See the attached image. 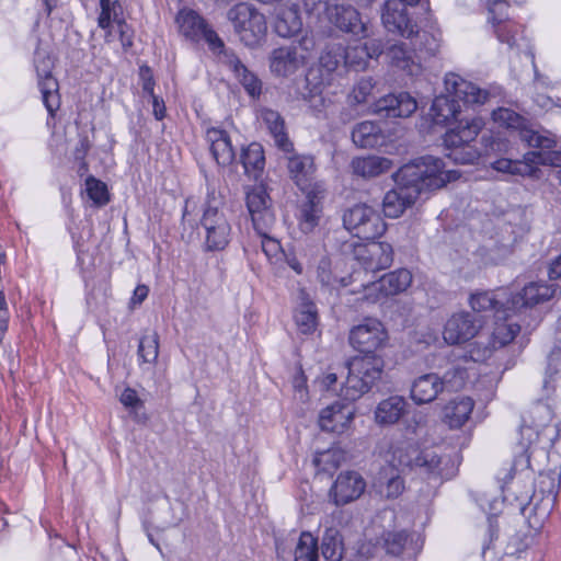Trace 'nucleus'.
Here are the masks:
<instances>
[{
    "mask_svg": "<svg viewBox=\"0 0 561 561\" xmlns=\"http://www.w3.org/2000/svg\"><path fill=\"white\" fill-rule=\"evenodd\" d=\"M228 20L232 23L234 33L245 46L257 45L265 36L267 25L264 14L247 2H239L229 9Z\"/></svg>",
    "mask_w": 561,
    "mask_h": 561,
    "instance_id": "obj_9",
    "label": "nucleus"
},
{
    "mask_svg": "<svg viewBox=\"0 0 561 561\" xmlns=\"http://www.w3.org/2000/svg\"><path fill=\"white\" fill-rule=\"evenodd\" d=\"M308 44L304 38L298 45L291 44L275 48L270 55V69L277 77H289L296 73L307 62Z\"/></svg>",
    "mask_w": 561,
    "mask_h": 561,
    "instance_id": "obj_14",
    "label": "nucleus"
},
{
    "mask_svg": "<svg viewBox=\"0 0 561 561\" xmlns=\"http://www.w3.org/2000/svg\"><path fill=\"white\" fill-rule=\"evenodd\" d=\"M382 53L383 46L378 39L345 46V68L365 70L370 59H377Z\"/></svg>",
    "mask_w": 561,
    "mask_h": 561,
    "instance_id": "obj_23",
    "label": "nucleus"
},
{
    "mask_svg": "<svg viewBox=\"0 0 561 561\" xmlns=\"http://www.w3.org/2000/svg\"><path fill=\"white\" fill-rule=\"evenodd\" d=\"M285 255V261L287 263V265L296 272V274L300 275L302 274L304 272V267L301 265V263L299 262V260L297 259L296 254L293 253V252H287V253H284Z\"/></svg>",
    "mask_w": 561,
    "mask_h": 561,
    "instance_id": "obj_58",
    "label": "nucleus"
},
{
    "mask_svg": "<svg viewBox=\"0 0 561 561\" xmlns=\"http://www.w3.org/2000/svg\"><path fill=\"white\" fill-rule=\"evenodd\" d=\"M391 161L387 158L368 156L353 159L352 169L356 175L375 178L387 172L391 168Z\"/></svg>",
    "mask_w": 561,
    "mask_h": 561,
    "instance_id": "obj_39",
    "label": "nucleus"
},
{
    "mask_svg": "<svg viewBox=\"0 0 561 561\" xmlns=\"http://www.w3.org/2000/svg\"><path fill=\"white\" fill-rule=\"evenodd\" d=\"M407 400L401 396H391L378 403L375 410V421L381 426L393 425L405 414Z\"/></svg>",
    "mask_w": 561,
    "mask_h": 561,
    "instance_id": "obj_31",
    "label": "nucleus"
},
{
    "mask_svg": "<svg viewBox=\"0 0 561 561\" xmlns=\"http://www.w3.org/2000/svg\"><path fill=\"white\" fill-rule=\"evenodd\" d=\"M309 102L311 103V106L318 107L323 105V98L321 95H311Z\"/></svg>",
    "mask_w": 561,
    "mask_h": 561,
    "instance_id": "obj_64",
    "label": "nucleus"
},
{
    "mask_svg": "<svg viewBox=\"0 0 561 561\" xmlns=\"http://www.w3.org/2000/svg\"><path fill=\"white\" fill-rule=\"evenodd\" d=\"M117 24V32L119 34V41L122 46L127 49L133 45V36L129 32L128 25L122 19L115 22Z\"/></svg>",
    "mask_w": 561,
    "mask_h": 561,
    "instance_id": "obj_55",
    "label": "nucleus"
},
{
    "mask_svg": "<svg viewBox=\"0 0 561 561\" xmlns=\"http://www.w3.org/2000/svg\"><path fill=\"white\" fill-rule=\"evenodd\" d=\"M149 289L146 285H139L134 290L133 301L141 304L148 296Z\"/></svg>",
    "mask_w": 561,
    "mask_h": 561,
    "instance_id": "obj_62",
    "label": "nucleus"
},
{
    "mask_svg": "<svg viewBox=\"0 0 561 561\" xmlns=\"http://www.w3.org/2000/svg\"><path fill=\"white\" fill-rule=\"evenodd\" d=\"M362 271H354L347 277H337L332 271L330 257L322 256L317 266V278L322 286L331 289L347 287L360 279Z\"/></svg>",
    "mask_w": 561,
    "mask_h": 561,
    "instance_id": "obj_33",
    "label": "nucleus"
},
{
    "mask_svg": "<svg viewBox=\"0 0 561 561\" xmlns=\"http://www.w3.org/2000/svg\"><path fill=\"white\" fill-rule=\"evenodd\" d=\"M294 319L302 334H312L318 327L317 306L304 290L300 293V302L295 310Z\"/></svg>",
    "mask_w": 561,
    "mask_h": 561,
    "instance_id": "obj_32",
    "label": "nucleus"
},
{
    "mask_svg": "<svg viewBox=\"0 0 561 561\" xmlns=\"http://www.w3.org/2000/svg\"><path fill=\"white\" fill-rule=\"evenodd\" d=\"M137 354L142 363H156L159 355V336L156 332L141 336Z\"/></svg>",
    "mask_w": 561,
    "mask_h": 561,
    "instance_id": "obj_44",
    "label": "nucleus"
},
{
    "mask_svg": "<svg viewBox=\"0 0 561 561\" xmlns=\"http://www.w3.org/2000/svg\"><path fill=\"white\" fill-rule=\"evenodd\" d=\"M320 66L328 72L345 67V46L342 43H332L325 46L320 56Z\"/></svg>",
    "mask_w": 561,
    "mask_h": 561,
    "instance_id": "obj_43",
    "label": "nucleus"
},
{
    "mask_svg": "<svg viewBox=\"0 0 561 561\" xmlns=\"http://www.w3.org/2000/svg\"><path fill=\"white\" fill-rule=\"evenodd\" d=\"M180 34L186 39L198 43L205 41L213 51L222 53L225 44L207 21L194 10H181L176 15Z\"/></svg>",
    "mask_w": 561,
    "mask_h": 561,
    "instance_id": "obj_11",
    "label": "nucleus"
},
{
    "mask_svg": "<svg viewBox=\"0 0 561 561\" xmlns=\"http://www.w3.org/2000/svg\"><path fill=\"white\" fill-rule=\"evenodd\" d=\"M85 188L88 196L98 205H105L108 203V192L106 185L95 179L94 176H89L85 180Z\"/></svg>",
    "mask_w": 561,
    "mask_h": 561,
    "instance_id": "obj_48",
    "label": "nucleus"
},
{
    "mask_svg": "<svg viewBox=\"0 0 561 561\" xmlns=\"http://www.w3.org/2000/svg\"><path fill=\"white\" fill-rule=\"evenodd\" d=\"M392 463L428 480H447L454 476V469L447 468L449 458H443L433 448L420 449L410 440H402L393 446Z\"/></svg>",
    "mask_w": 561,
    "mask_h": 561,
    "instance_id": "obj_4",
    "label": "nucleus"
},
{
    "mask_svg": "<svg viewBox=\"0 0 561 561\" xmlns=\"http://www.w3.org/2000/svg\"><path fill=\"white\" fill-rule=\"evenodd\" d=\"M417 108V103L407 92L391 93L375 103V112L387 118L409 117Z\"/></svg>",
    "mask_w": 561,
    "mask_h": 561,
    "instance_id": "obj_22",
    "label": "nucleus"
},
{
    "mask_svg": "<svg viewBox=\"0 0 561 561\" xmlns=\"http://www.w3.org/2000/svg\"><path fill=\"white\" fill-rule=\"evenodd\" d=\"M222 54V62L234 73L247 93L253 99L259 98L262 93V81L259 77L250 71L232 51L225 49Z\"/></svg>",
    "mask_w": 561,
    "mask_h": 561,
    "instance_id": "obj_28",
    "label": "nucleus"
},
{
    "mask_svg": "<svg viewBox=\"0 0 561 561\" xmlns=\"http://www.w3.org/2000/svg\"><path fill=\"white\" fill-rule=\"evenodd\" d=\"M140 79H141V87L142 91L147 93L150 96L156 95L154 94V80L152 77L151 69L147 66L140 67Z\"/></svg>",
    "mask_w": 561,
    "mask_h": 561,
    "instance_id": "obj_54",
    "label": "nucleus"
},
{
    "mask_svg": "<svg viewBox=\"0 0 561 561\" xmlns=\"http://www.w3.org/2000/svg\"><path fill=\"white\" fill-rule=\"evenodd\" d=\"M466 370L454 367L447 370L443 377L435 373L424 374L417 377L411 387V399L416 404H425L434 401L444 391H457L465 386Z\"/></svg>",
    "mask_w": 561,
    "mask_h": 561,
    "instance_id": "obj_8",
    "label": "nucleus"
},
{
    "mask_svg": "<svg viewBox=\"0 0 561 561\" xmlns=\"http://www.w3.org/2000/svg\"><path fill=\"white\" fill-rule=\"evenodd\" d=\"M388 339L383 324L374 318H367L350 330V345L363 355L353 356L345 363L347 376L340 392L344 400L359 399L381 379L385 363L377 352L386 346Z\"/></svg>",
    "mask_w": 561,
    "mask_h": 561,
    "instance_id": "obj_1",
    "label": "nucleus"
},
{
    "mask_svg": "<svg viewBox=\"0 0 561 561\" xmlns=\"http://www.w3.org/2000/svg\"><path fill=\"white\" fill-rule=\"evenodd\" d=\"M474 402L469 397H457L444 409L445 422L450 428L461 427L470 417Z\"/></svg>",
    "mask_w": 561,
    "mask_h": 561,
    "instance_id": "obj_35",
    "label": "nucleus"
},
{
    "mask_svg": "<svg viewBox=\"0 0 561 561\" xmlns=\"http://www.w3.org/2000/svg\"><path fill=\"white\" fill-rule=\"evenodd\" d=\"M222 202L214 187H207L201 226L205 230L204 250L206 252L222 251L230 242L231 226L220 210Z\"/></svg>",
    "mask_w": 561,
    "mask_h": 561,
    "instance_id": "obj_7",
    "label": "nucleus"
},
{
    "mask_svg": "<svg viewBox=\"0 0 561 561\" xmlns=\"http://www.w3.org/2000/svg\"><path fill=\"white\" fill-rule=\"evenodd\" d=\"M321 554L327 561H342L345 553L344 538L335 526L325 527L321 536Z\"/></svg>",
    "mask_w": 561,
    "mask_h": 561,
    "instance_id": "obj_36",
    "label": "nucleus"
},
{
    "mask_svg": "<svg viewBox=\"0 0 561 561\" xmlns=\"http://www.w3.org/2000/svg\"><path fill=\"white\" fill-rule=\"evenodd\" d=\"M91 148L90 140L87 135H80L78 144L73 150V158L80 162L79 172L88 170L85 157Z\"/></svg>",
    "mask_w": 561,
    "mask_h": 561,
    "instance_id": "obj_51",
    "label": "nucleus"
},
{
    "mask_svg": "<svg viewBox=\"0 0 561 561\" xmlns=\"http://www.w3.org/2000/svg\"><path fill=\"white\" fill-rule=\"evenodd\" d=\"M302 21L297 7H282L277 10L274 31L280 37H291L301 31Z\"/></svg>",
    "mask_w": 561,
    "mask_h": 561,
    "instance_id": "obj_34",
    "label": "nucleus"
},
{
    "mask_svg": "<svg viewBox=\"0 0 561 561\" xmlns=\"http://www.w3.org/2000/svg\"><path fill=\"white\" fill-rule=\"evenodd\" d=\"M364 264V274L389 267L393 261L392 247L386 242H373L358 253Z\"/></svg>",
    "mask_w": 561,
    "mask_h": 561,
    "instance_id": "obj_27",
    "label": "nucleus"
},
{
    "mask_svg": "<svg viewBox=\"0 0 561 561\" xmlns=\"http://www.w3.org/2000/svg\"><path fill=\"white\" fill-rule=\"evenodd\" d=\"M101 12L98 18V25L102 30H108L111 26V22L118 21L117 9H121V5L117 1L112 0H99Z\"/></svg>",
    "mask_w": 561,
    "mask_h": 561,
    "instance_id": "obj_47",
    "label": "nucleus"
},
{
    "mask_svg": "<svg viewBox=\"0 0 561 561\" xmlns=\"http://www.w3.org/2000/svg\"><path fill=\"white\" fill-rule=\"evenodd\" d=\"M548 370L561 377V350L554 348L548 357Z\"/></svg>",
    "mask_w": 561,
    "mask_h": 561,
    "instance_id": "obj_56",
    "label": "nucleus"
},
{
    "mask_svg": "<svg viewBox=\"0 0 561 561\" xmlns=\"http://www.w3.org/2000/svg\"><path fill=\"white\" fill-rule=\"evenodd\" d=\"M294 561H319L318 538L302 531L294 550Z\"/></svg>",
    "mask_w": 561,
    "mask_h": 561,
    "instance_id": "obj_42",
    "label": "nucleus"
},
{
    "mask_svg": "<svg viewBox=\"0 0 561 561\" xmlns=\"http://www.w3.org/2000/svg\"><path fill=\"white\" fill-rule=\"evenodd\" d=\"M245 204L251 215L254 229L260 236L266 232L275 222L271 208V198L263 186H253L245 192Z\"/></svg>",
    "mask_w": 561,
    "mask_h": 561,
    "instance_id": "obj_16",
    "label": "nucleus"
},
{
    "mask_svg": "<svg viewBox=\"0 0 561 561\" xmlns=\"http://www.w3.org/2000/svg\"><path fill=\"white\" fill-rule=\"evenodd\" d=\"M455 171H446L440 158L423 156L402 165L394 175L397 187L387 192L382 210L387 217L398 218L427 190H437L455 179Z\"/></svg>",
    "mask_w": 561,
    "mask_h": 561,
    "instance_id": "obj_2",
    "label": "nucleus"
},
{
    "mask_svg": "<svg viewBox=\"0 0 561 561\" xmlns=\"http://www.w3.org/2000/svg\"><path fill=\"white\" fill-rule=\"evenodd\" d=\"M353 417L354 409L350 403L334 402L320 412L319 426L325 432L342 433Z\"/></svg>",
    "mask_w": 561,
    "mask_h": 561,
    "instance_id": "obj_24",
    "label": "nucleus"
},
{
    "mask_svg": "<svg viewBox=\"0 0 561 561\" xmlns=\"http://www.w3.org/2000/svg\"><path fill=\"white\" fill-rule=\"evenodd\" d=\"M322 215V205L318 196L308 193L306 201L301 203L298 214V224L302 232H311L320 221Z\"/></svg>",
    "mask_w": 561,
    "mask_h": 561,
    "instance_id": "obj_37",
    "label": "nucleus"
},
{
    "mask_svg": "<svg viewBox=\"0 0 561 561\" xmlns=\"http://www.w3.org/2000/svg\"><path fill=\"white\" fill-rule=\"evenodd\" d=\"M447 94L433 100L430 115L436 125H447L461 112L460 102L465 104H484L490 96L486 90L462 79L456 73H448L444 80Z\"/></svg>",
    "mask_w": 561,
    "mask_h": 561,
    "instance_id": "obj_3",
    "label": "nucleus"
},
{
    "mask_svg": "<svg viewBox=\"0 0 561 561\" xmlns=\"http://www.w3.org/2000/svg\"><path fill=\"white\" fill-rule=\"evenodd\" d=\"M260 118L274 140V145L284 153H290L294 144L288 137L284 117L275 110L263 107Z\"/></svg>",
    "mask_w": 561,
    "mask_h": 561,
    "instance_id": "obj_25",
    "label": "nucleus"
},
{
    "mask_svg": "<svg viewBox=\"0 0 561 561\" xmlns=\"http://www.w3.org/2000/svg\"><path fill=\"white\" fill-rule=\"evenodd\" d=\"M375 88V81L371 77H363L360 78L356 84L354 85L351 94L348 95V101L351 104H363L368 101L373 90Z\"/></svg>",
    "mask_w": 561,
    "mask_h": 561,
    "instance_id": "obj_46",
    "label": "nucleus"
},
{
    "mask_svg": "<svg viewBox=\"0 0 561 561\" xmlns=\"http://www.w3.org/2000/svg\"><path fill=\"white\" fill-rule=\"evenodd\" d=\"M287 160V170L290 179L295 184L305 190L314 173L316 167L313 157L310 154H300L295 152V149L290 153H285Z\"/></svg>",
    "mask_w": 561,
    "mask_h": 561,
    "instance_id": "obj_29",
    "label": "nucleus"
},
{
    "mask_svg": "<svg viewBox=\"0 0 561 561\" xmlns=\"http://www.w3.org/2000/svg\"><path fill=\"white\" fill-rule=\"evenodd\" d=\"M412 282L411 273L405 268H399L381 276L378 280L362 282L359 288H354L351 294L365 293L362 299L377 301L379 296H392L404 291Z\"/></svg>",
    "mask_w": 561,
    "mask_h": 561,
    "instance_id": "obj_13",
    "label": "nucleus"
},
{
    "mask_svg": "<svg viewBox=\"0 0 561 561\" xmlns=\"http://www.w3.org/2000/svg\"><path fill=\"white\" fill-rule=\"evenodd\" d=\"M206 140L218 165H230L236 159V151L229 134L221 128L210 127L206 131Z\"/></svg>",
    "mask_w": 561,
    "mask_h": 561,
    "instance_id": "obj_26",
    "label": "nucleus"
},
{
    "mask_svg": "<svg viewBox=\"0 0 561 561\" xmlns=\"http://www.w3.org/2000/svg\"><path fill=\"white\" fill-rule=\"evenodd\" d=\"M344 227L362 240H375L386 231V224L379 213L366 204H357L343 215Z\"/></svg>",
    "mask_w": 561,
    "mask_h": 561,
    "instance_id": "obj_10",
    "label": "nucleus"
},
{
    "mask_svg": "<svg viewBox=\"0 0 561 561\" xmlns=\"http://www.w3.org/2000/svg\"><path fill=\"white\" fill-rule=\"evenodd\" d=\"M381 21L388 32L398 34L408 41L419 43V49L428 54H436L440 47L438 33L421 31L410 19L405 4L399 0H387L383 4Z\"/></svg>",
    "mask_w": 561,
    "mask_h": 561,
    "instance_id": "obj_5",
    "label": "nucleus"
},
{
    "mask_svg": "<svg viewBox=\"0 0 561 561\" xmlns=\"http://www.w3.org/2000/svg\"><path fill=\"white\" fill-rule=\"evenodd\" d=\"M262 237L264 238L262 242V249L266 253V255H270L271 253L278 251L279 243L276 240L267 238V234Z\"/></svg>",
    "mask_w": 561,
    "mask_h": 561,
    "instance_id": "obj_60",
    "label": "nucleus"
},
{
    "mask_svg": "<svg viewBox=\"0 0 561 561\" xmlns=\"http://www.w3.org/2000/svg\"><path fill=\"white\" fill-rule=\"evenodd\" d=\"M337 382V376L334 373H330L324 376L322 383L327 388V390H335V385Z\"/></svg>",
    "mask_w": 561,
    "mask_h": 561,
    "instance_id": "obj_63",
    "label": "nucleus"
},
{
    "mask_svg": "<svg viewBox=\"0 0 561 561\" xmlns=\"http://www.w3.org/2000/svg\"><path fill=\"white\" fill-rule=\"evenodd\" d=\"M484 127L481 117L460 119L444 135V145L449 150L447 157L458 164H473L482 154L471 145Z\"/></svg>",
    "mask_w": 561,
    "mask_h": 561,
    "instance_id": "obj_6",
    "label": "nucleus"
},
{
    "mask_svg": "<svg viewBox=\"0 0 561 561\" xmlns=\"http://www.w3.org/2000/svg\"><path fill=\"white\" fill-rule=\"evenodd\" d=\"M329 21L339 30L358 36H367L366 24L358 11L351 4H330L327 7Z\"/></svg>",
    "mask_w": 561,
    "mask_h": 561,
    "instance_id": "obj_20",
    "label": "nucleus"
},
{
    "mask_svg": "<svg viewBox=\"0 0 561 561\" xmlns=\"http://www.w3.org/2000/svg\"><path fill=\"white\" fill-rule=\"evenodd\" d=\"M240 162L243 165L244 173L256 180L265 165L263 147L257 142L250 144L242 149Z\"/></svg>",
    "mask_w": 561,
    "mask_h": 561,
    "instance_id": "obj_40",
    "label": "nucleus"
},
{
    "mask_svg": "<svg viewBox=\"0 0 561 561\" xmlns=\"http://www.w3.org/2000/svg\"><path fill=\"white\" fill-rule=\"evenodd\" d=\"M386 57L390 65L410 77H417L422 73V61L435 54H428L419 49V43L414 39L409 42H397L386 49Z\"/></svg>",
    "mask_w": 561,
    "mask_h": 561,
    "instance_id": "obj_15",
    "label": "nucleus"
},
{
    "mask_svg": "<svg viewBox=\"0 0 561 561\" xmlns=\"http://www.w3.org/2000/svg\"><path fill=\"white\" fill-rule=\"evenodd\" d=\"M34 66L43 103L49 115L54 116L60 106L59 84L51 73L54 61L46 51L37 49L34 56Z\"/></svg>",
    "mask_w": 561,
    "mask_h": 561,
    "instance_id": "obj_12",
    "label": "nucleus"
},
{
    "mask_svg": "<svg viewBox=\"0 0 561 561\" xmlns=\"http://www.w3.org/2000/svg\"><path fill=\"white\" fill-rule=\"evenodd\" d=\"M557 294L556 285H548L542 282H531L526 285L520 293L513 295L507 299L510 305L507 309L515 314H523L534 306L545 302Z\"/></svg>",
    "mask_w": 561,
    "mask_h": 561,
    "instance_id": "obj_17",
    "label": "nucleus"
},
{
    "mask_svg": "<svg viewBox=\"0 0 561 561\" xmlns=\"http://www.w3.org/2000/svg\"><path fill=\"white\" fill-rule=\"evenodd\" d=\"M382 547L388 554L401 557L403 561H415L422 543L405 530H393L382 535Z\"/></svg>",
    "mask_w": 561,
    "mask_h": 561,
    "instance_id": "obj_18",
    "label": "nucleus"
},
{
    "mask_svg": "<svg viewBox=\"0 0 561 561\" xmlns=\"http://www.w3.org/2000/svg\"><path fill=\"white\" fill-rule=\"evenodd\" d=\"M152 99L153 115L156 119L161 121L165 116V105L162 99L157 95L150 96Z\"/></svg>",
    "mask_w": 561,
    "mask_h": 561,
    "instance_id": "obj_59",
    "label": "nucleus"
},
{
    "mask_svg": "<svg viewBox=\"0 0 561 561\" xmlns=\"http://www.w3.org/2000/svg\"><path fill=\"white\" fill-rule=\"evenodd\" d=\"M343 459V455L337 449H329L322 453H319L313 458V463L318 471H323L327 473H332L334 470H336L341 461Z\"/></svg>",
    "mask_w": 561,
    "mask_h": 561,
    "instance_id": "obj_45",
    "label": "nucleus"
},
{
    "mask_svg": "<svg viewBox=\"0 0 561 561\" xmlns=\"http://www.w3.org/2000/svg\"><path fill=\"white\" fill-rule=\"evenodd\" d=\"M506 291L501 289L497 291H480L472 294L470 297V306L476 312H492L497 320L501 319L503 309L508 308Z\"/></svg>",
    "mask_w": 561,
    "mask_h": 561,
    "instance_id": "obj_30",
    "label": "nucleus"
},
{
    "mask_svg": "<svg viewBox=\"0 0 561 561\" xmlns=\"http://www.w3.org/2000/svg\"><path fill=\"white\" fill-rule=\"evenodd\" d=\"M10 313L4 293L0 290V343L3 341L5 332L8 331Z\"/></svg>",
    "mask_w": 561,
    "mask_h": 561,
    "instance_id": "obj_53",
    "label": "nucleus"
},
{
    "mask_svg": "<svg viewBox=\"0 0 561 561\" xmlns=\"http://www.w3.org/2000/svg\"><path fill=\"white\" fill-rule=\"evenodd\" d=\"M404 491V481L397 473L387 478V482L385 488L381 490V493L385 494L387 499H396L402 494Z\"/></svg>",
    "mask_w": 561,
    "mask_h": 561,
    "instance_id": "obj_50",
    "label": "nucleus"
},
{
    "mask_svg": "<svg viewBox=\"0 0 561 561\" xmlns=\"http://www.w3.org/2000/svg\"><path fill=\"white\" fill-rule=\"evenodd\" d=\"M480 328V324L469 312L453 314L446 322L443 336L450 345L461 344L471 340Z\"/></svg>",
    "mask_w": 561,
    "mask_h": 561,
    "instance_id": "obj_21",
    "label": "nucleus"
},
{
    "mask_svg": "<svg viewBox=\"0 0 561 561\" xmlns=\"http://www.w3.org/2000/svg\"><path fill=\"white\" fill-rule=\"evenodd\" d=\"M549 278L558 279L561 277V254L550 264Z\"/></svg>",
    "mask_w": 561,
    "mask_h": 561,
    "instance_id": "obj_61",
    "label": "nucleus"
},
{
    "mask_svg": "<svg viewBox=\"0 0 561 561\" xmlns=\"http://www.w3.org/2000/svg\"><path fill=\"white\" fill-rule=\"evenodd\" d=\"M353 142L360 148H375L383 144L385 137L378 124L365 121L352 130Z\"/></svg>",
    "mask_w": 561,
    "mask_h": 561,
    "instance_id": "obj_38",
    "label": "nucleus"
},
{
    "mask_svg": "<svg viewBox=\"0 0 561 561\" xmlns=\"http://www.w3.org/2000/svg\"><path fill=\"white\" fill-rule=\"evenodd\" d=\"M365 488L366 483L358 472L346 471L337 476L330 490V496L335 505H345L358 499Z\"/></svg>",
    "mask_w": 561,
    "mask_h": 561,
    "instance_id": "obj_19",
    "label": "nucleus"
},
{
    "mask_svg": "<svg viewBox=\"0 0 561 561\" xmlns=\"http://www.w3.org/2000/svg\"><path fill=\"white\" fill-rule=\"evenodd\" d=\"M486 538H484L482 543V552L485 553L492 546V543L499 538V525L497 520L494 517H490L488 519V529H486Z\"/></svg>",
    "mask_w": 561,
    "mask_h": 561,
    "instance_id": "obj_52",
    "label": "nucleus"
},
{
    "mask_svg": "<svg viewBox=\"0 0 561 561\" xmlns=\"http://www.w3.org/2000/svg\"><path fill=\"white\" fill-rule=\"evenodd\" d=\"M513 316H516L512 310L510 309H503L501 312V319H503L502 322H497L494 331H493V337L496 343H499L501 346H505L508 343H511L517 333L522 329V324L518 321H515L513 319Z\"/></svg>",
    "mask_w": 561,
    "mask_h": 561,
    "instance_id": "obj_41",
    "label": "nucleus"
},
{
    "mask_svg": "<svg viewBox=\"0 0 561 561\" xmlns=\"http://www.w3.org/2000/svg\"><path fill=\"white\" fill-rule=\"evenodd\" d=\"M535 541L531 534L517 533L508 542V549L512 554H520L526 551Z\"/></svg>",
    "mask_w": 561,
    "mask_h": 561,
    "instance_id": "obj_49",
    "label": "nucleus"
},
{
    "mask_svg": "<svg viewBox=\"0 0 561 561\" xmlns=\"http://www.w3.org/2000/svg\"><path fill=\"white\" fill-rule=\"evenodd\" d=\"M119 401L126 408H136L137 405H139L141 403L137 396V392L131 388H126L122 392Z\"/></svg>",
    "mask_w": 561,
    "mask_h": 561,
    "instance_id": "obj_57",
    "label": "nucleus"
}]
</instances>
